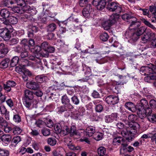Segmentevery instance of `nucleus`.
Masks as SVG:
<instances>
[{"mask_svg":"<svg viewBox=\"0 0 156 156\" xmlns=\"http://www.w3.org/2000/svg\"><path fill=\"white\" fill-rule=\"evenodd\" d=\"M127 128L123 129L121 131L122 136L129 140H131L134 137V135L137 133V129L140 125L137 122L131 123L127 121Z\"/></svg>","mask_w":156,"mask_h":156,"instance_id":"1","label":"nucleus"},{"mask_svg":"<svg viewBox=\"0 0 156 156\" xmlns=\"http://www.w3.org/2000/svg\"><path fill=\"white\" fill-rule=\"evenodd\" d=\"M13 27L9 25L4 28L0 29V36L4 40H9L11 37L10 33L13 31Z\"/></svg>","mask_w":156,"mask_h":156,"instance_id":"2","label":"nucleus"},{"mask_svg":"<svg viewBox=\"0 0 156 156\" xmlns=\"http://www.w3.org/2000/svg\"><path fill=\"white\" fill-rule=\"evenodd\" d=\"M107 8L110 11L115 12L116 13L113 15L117 14L118 16V18L119 17V13H120L122 11V8L119 6L118 3L114 2L108 4Z\"/></svg>","mask_w":156,"mask_h":156,"instance_id":"3","label":"nucleus"},{"mask_svg":"<svg viewBox=\"0 0 156 156\" xmlns=\"http://www.w3.org/2000/svg\"><path fill=\"white\" fill-rule=\"evenodd\" d=\"M118 18L117 14L112 15L109 19L103 22L102 26L104 29L105 30L109 29L111 26L116 22Z\"/></svg>","mask_w":156,"mask_h":156,"instance_id":"4","label":"nucleus"},{"mask_svg":"<svg viewBox=\"0 0 156 156\" xmlns=\"http://www.w3.org/2000/svg\"><path fill=\"white\" fill-rule=\"evenodd\" d=\"M155 69L152 64L149 66H143L140 69V73L142 75L149 76L153 72H155Z\"/></svg>","mask_w":156,"mask_h":156,"instance_id":"5","label":"nucleus"},{"mask_svg":"<svg viewBox=\"0 0 156 156\" xmlns=\"http://www.w3.org/2000/svg\"><path fill=\"white\" fill-rule=\"evenodd\" d=\"M125 35L126 38H129V41L133 42L137 41L140 37L135 32L131 30H127L125 33Z\"/></svg>","mask_w":156,"mask_h":156,"instance_id":"6","label":"nucleus"},{"mask_svg":"<svg viewBox=\"0 0 156 156\" xmlns=\"http://www.w3.org/2000/svg\"><path fill=\"white\" fill-rule=\"evenodd\" d=\"M152 112L151 109L148 106L140 111H137V113L139 116L142 119V117L144 118L146 116L149 117L150 116L152 115Z\"/></svg>","mask_w":156,"mask_h":156,"instance_id":"7","label":"nucleus"},{"mask_svg":"<svg viewBox=\"0 0 156 156\" xmlns=\"http://www.w3.org/2000/svg\"><path fill=\"white\" fill-rule=\"evenodd\" d=\"M16 85V83L13 80H9L3 84V88L7 93L9 92L12 90V88L15 87Z\"/></svg>","mask_w":156,"mask_h":156,"instance_id":"8","label":"nucleus"},{"mask_svg":"<svg viewBox=\"0 0 156 156\" xmlns=\"http://www.w3.org/2000/svg\"><path fill=\"white\" fill-rule=\"evenodd\" d=\"M93 4L99 10H102L105 7L106 4L104 0H93Z\"/></svg>","mask_w":156,"mask_h":156,"instance_id":"9","label":"nucleus"},{"mask_svg":"<svg viewBox=\"0 0 156 156\" xmlns=\"http://www.w3.org/2000/svg\"><path fill=\"white\" fill-rule=\"evenodd\" d=\"M105 100L109 104L115 105L118 103L119 99L117 96L109 95L106 98Z\"/></svg>","mask_w":156,"mask_h":156,"instance_id":"10","label":"nucleus"},{"mask_svg":"<svg viewBox=\"0 0 156 156\" xmlns=\"http://www.w3.org/2000/svg\"><path fill=\"white\" fill-rule=\"evenodd\" d=\"M148 106L147 101L145 99H142L140 100V103L137 105V111H140L144 108H147Z\"/></svg>","mask_w":156,"mask_h":156,"instance_id":"11","label":"nucleus"},{"mask_svg":"<svg viewBox=\"0 0 156 156\" xmlns=\"http://www.w3.org/2000/svg\"><path fill=\"white\" fill-rule=\"evenodd\" d=\"M26 86L28 88L33 90H37L39 87V84L33 81L27 82Z\"/></svg>","mask_w":156,"mask_h":156,"instance_id":"12","label":"nucleus"},{"mask_svg":"<svg viewBox=\"0 0 156 156\" xmlns=\"http://www.w3.org/2000/svg\"><path fill=\"white\" fill-rule=\"evenodd\" d=\"M92 6L90 4L87 5L86 7L84 8L82 11L83 15L85 17H88L92 11Z\"/></svg>","mask_w":156,"mask_h":156,"instance_id":"13","label":"nucleus"},{"mask_svg":"<svg viewBox=\"0 0 156 156\" xmlns=\"http://www.w3.org/2000/svg\"><path fill=\"white\" fill-rule=\"evenodd\" d=\"M125 106L126 108L133 112L137 111V105H135L132 102H128L126 103Z\"/></svg>","mask_w":156,"mask_h":156,"instance_id":"14","label":"nucleus"},{"mask_svg":"<svg viewBox=\"0 0 156 156\" xmlns=\"http://www.w3.org/2000/svg\"><path fill=\"white\" fill-rule=\"evenodd\" d=\"M8 49L3 43L0 44V58L4 57L7 54Z\"/></svg>","mask_w":156,"mask_h":156,"instance_id":"15","label":"nucleus"},{"mask_svg":"<svg viewBox=\"0 0 156 156\" xmlns=\"http://www.w3.org/2000/svg\"><path fill=\"white\" fill-rule=\"evenodd\" d=\"M131 21L132 22L130 26L133 27V28L135 30L140 25V23L139 21H137L136 18L135 17H134L131 20Z\"/></svg>","mask_w":156,"mask_h":156,"instance_id":"16","label":"nucleus"},{"mask_svg":"<svg viewBox=\"0 0 156 156\" xmlns=\"http://www.w3.org/2000/svg\"><path fill=\"white\" fill-rule=\"evenodd\" d=\"M73 106L71 105H68V106L65 105L61 106L58 108V112L59 113H62L65 111H67L69 109H73Z\"/></svg>","mask_w":156,"mask_h":156,"instance_id":"17","label":"nucleus"},{"mask_svg":"<svg viewBox=\"0 0 156 156\" xmlns=\"http://www.w3.org/2000/svg\"><path fill=\"white\" fill-rule=\"evenodd\" d=\"M10 12L9 10L6 9H2L0 10V16L3 18H7L10 16Z\"/></svg>","mask_w":156,"mask_h":156,"instance_id":"18","label":"nucleus"},{"mask_svg":"<svg viewBox=\"0 0 156 156\" xmlns=\"http://www.w3.org/2000/svg\"><path fill=\"white\" fill-rule=\"evenodd\" d=\"M95 128L92 126L88 127L86 130V135L89 137L91 136L95 133Z\"/></svg>","mask_w":156,"mask_h":156,"instance_id":"19","label":"nucleus"},{"mask_svg":"<svg viewBox=\"0 0 156 156\" xmlns=\"http://www.w3.org/2000/svg\"><path fill=\"white\" fill-rule=\"evenodd\" d=\"M10 61V59L8 58L4 59L0 63V67L2 69L7 68L8 66Z\"/></svg>","mask_w":156,"mask_h":156,"instance_id":"20","label":"nucleus"},{"mask_svg":"<svg viewBox=\"0 0 156 156\" xmlns=\"http://www.w3.org/2000/svg\"><path fill=\"white\" fill-rule=\"evenodd\" d=\"M0 139L3 142L6 144L12 141V136L9 134L3 135L0 137Z\"/></svg>","mask_w":156,"mask_h":156,"instance_id":"21","label":"nucleus"},{"mask_svg":"<svg viewBox=\"0 0 156 156\" xmlns=\"http://www.w3.org/2000/svg\"><path fill=\"white\" fill-rule=\"evenodd\" d=\"M24 94L26 99L31 100L33 98V92L29 90H25Z\"/></svg>","mask_w":156,"mask_h":156,"instance_id":"22","label":"nucleus"},{"mask_svg":"<svg viewBox=\"0 0 156 156\" xmlns=\"http://www.w3.org/2000/svg\"><path fill=\"white\" fill-rule=\"evenodd\" d=\"M19 58L18 56H15L11 60L10 66L11 67L15 66L19 63Z\"/></svg>","mask_w":156,"mask_h":156,"instance_id":"23","label":"nucleus"},{"mask_svg":"<svg viewBox=\"0 0 156 156\" xmlns=\"http://www.w3.org/2000/svg\"><path fill=\"white\" fill-rule=\"evenodd\" d=\"M12 112L13 113L15 114L13 115V120L15 122L17 123L20 122L21 121V118L19 115L18 114H16L17 111L16 110H12Z\"/></svg>","mask_w":156,"mask_h":156,"instance_id":"24","label":"nucleus"},{"mask_svg":"<svg viewBox=\"0 0 156 156\" xmlns=\"http://www.w3.org/2000/svg\"><path fill=\"white\" fill-rule=\"evenodd\" d=\"M28 41L26 39H22L21 42L20 44L23 45L22 47L24 50H29L30 48L29 46L28 45Z\"/></svg>","mask_w":156,"mask_h":156,"instance_id":"25","label":"nucleus"},{"mask_svg":"<svg viewBox=\"0 0 156 156\" xmlns=\"http://www.w3.org/2000/svg\"><path fill=\"white\" fill-rule=\"evenodd\" d=\"M61 101L62 104L68 106V105H71L69 103V100L66 95H64L62 97Z\"/></svg>","mask_w":156,"mask_h":156,"instance_id":"26","label":"nucleus"},{"mask_svg":"<svg viewBox=\"0 0 156 156\" xmlns=\"http://www.w3.org/2000/svg\"><path fill=\"white\" fill-rule=\"evenodd\" d=\"M35 79L37 82L41 83L46 81L47 77L43 75H38L36 77Z\"/></svg>","mask_w":156,"mask_h":156,"instance_id":"27","label":"nucleus"},{"mask_svg":"<svg viewBox=\"0 0 156 156\" xmlns=\"http://www.w3.org/2000/svg\"><path fill=\"white\" fill-rule=\"evenodd\" d=\"M56 25L54 23H51L47 26V31L48 32L54 31L56 29Z\"/></svg>","mask_w":156,"mask_h":156,"instance_id":"28","label":"nucleus"},{"mask_svg":"<svg viewBox=\"0 0 156 156\" xmlns=\"http://www.w3.org/2000/svg\"><path fill=\"white\" fill-rule=\"evenodd\" d=\"M61 130V132L60 133L63 136H64L69 133V129L67 126L62 127Z\"/></svg>","mask_w":156,"mask_h":156,"instance_id":"29","label":"nucleus"},{"mask_svg":"<svg viewBox=\"0 0 156 156\" xmlns=\"http://www.w3.org/2000/svg\"><path fill=\"white\" fill-rule=\"evenodd\" d=\"M98 101H95L94 102L95 105H96V106L95 109L96 111L98 112H101L103 109V107L101 104L97 105L98 103Z\"/></svg>","mask_w":156,"mask_h":156,"instance_id":"30","label":"nucleus"},{"mask_svg":"<svg viewBox=\"0 0 156 156\" xmlns=\"http://www.w3.org/2000/svg\"><path fill=\"white\" fill-rule=\"evenodd\" d=\"M8 18L9 23L11 24H16L18 22L17 18L14 16H10Z\"/></svg>","mask_w":156,"mask_h":156,"instance_id":"31","label":"nucleus"},{"mask_svg":"<svg viewBox=\"0 0 156 156\" xmlns=\"http://www.w3.org/2000/svg\"><path fill=\"white\" fill-rule=\"evenodd\" d=\"M56 139L54 137H50L47 139V143L51 146H54L56 144Z\"/></svg>","mask_w":156,"mask_h":156,"instance_id":"32","label":"nucleus"},{"mask_svg":"<svg viewBox=\"0 0 156 156\" xmlns=\"http://www.w3.org/2000/svg\"><path fill=\"white\" fill-rule=\"evenodd\" d=\"M135 32L140 36L146 30V28L144 27H142L140 28H137Z\"/></svg>","mask_w":156,"mask_h":156,"instance_id":"33","label":"nucleus"},{"mask_svg":"<svg viewBox=\"0 0 156 156\" xmlns=\"http://www.w3.org/2000/svg\"><path fill=\"white\" fill-rule=\"evenodd\" d=\"M11 10L15 13H17L19 14H22V9L21 8L18 6H14L13 7H11Z\"/></svg>","mask_w":156,"mask_h":156,"instance_id":"34","label":"nucleus"},{"mask_svg":"<svg viewBox=\"0 0 156 156\" xmlns=\"http://www.w3.org/2000/svg\"><path fill=\"white\" fill-rule=\"evenodd\" d=\"M14 3L12 0H3L1 2L3 6L8 7L9 5H12Z\"/></svg>","mask_w":156,"mask_h":156,"instance_id":"35","label":"nucleus"},{"mask_svg":"<svg viewBox=\"0 0 156 156\" xmlns=\"http://www.w3.org/2000/svg\"><path fill=\"white\" fill-rule=\"evenodd\" d=\"M120 139H121L122 141H123V139L119 137H117L114 138L112 142L113 144L115 145H117L121 144L122 141Z\"/></svg>","mask_w":156,"mask_h":156,"instance_id":"36","label":"nucleus"},{"mask_svg":"<svg viewBox=\"0 0 156 156\" xmlns=\"http://www.w3.org/2000/svg\"><path fill=\"white\" fill-rule=\"evenodd\" d=\"M137 118L138 117L136 115L132 114L128 116L129 120L132 123L136 122Z\"/></svg>","mask_w":156,"mask_h":156,"instance_id":"37","label":"nucleus"},{"mask_svg":"<svg viewBox=\"0 0 156 156\" xmlns=\"http://www.w3.org/2000/svg\"><path fill=\"white\" fill-rule=\"evenodd\" d=\"M142 21L145 25L152 28L154 30H156V28L153 25L151 24L147 20L144 19H143L142 20Z\"/></svg>","mask_w":156,"mask_h":156,"instance_id":"38","label":"nucleus"},{"mask_svg":"<svg viewBox=\"0 0 156 156\" xmlns=\"http://www.w3.org/2000/svg\"><path fill=\"white\" fill-rule=\"evenodd\" d=\"M9 151L0 148V156H9Z\"/></svg>","mask_w":156,"mask_h":156,"instance_id":"39","label":"nucleus"},{"mask_svg":"<svg viewBox=\"0 0 156 156\" xmlns=\"http://www.w3.org/2000/svg\"><path fill=\"white\" fill-rule=\"evenodd\" d=\"M100 39L103 41H106L108 39L109 36L107 33H104L101 34L100 36Z\"/></svg>","mask_w":156,"mask_h":156,"instance_id":"40","label":"nucleus"},{"mask_svg":"<svg viewBox=\"0 0 156 156\" xmlns=\"http://www.w3.org/2000/svg\"><path fill=\"white\" fill-rule=\"evenodd\" d=\"M54 129L57 133H60L61 132L62 127L60 123H58L54 125Z\"/></svg>","mask_w":156,"mask_h":156,"instance_id":"41","label":"nucleus"},{"mask_svg":"<svg viewBox=\"0 0 156 156\" xmlns=\"http://www.w3.org/2000/svg\"><path fill=\"white\" fill-rule=\"evenodd\" d=\"M3 130L6 133H11L12 132V129L10 126H8V123L5 125L4 124L3 126Z\"/></svg>","mask_w":156,"mask_h":156,"instance_id":"42","label":"nucleus"},{"mask_svg":"<svg viewBox=\"0 0 156 156\" xmlns=\"http://www.w3.org/2000/svg\"><path fill=\"white\" fill-rule=\"evenodd\" d=\"M98 152L100 156H103L106 153L105 148L104 147H100L98 149Z\"/></svg>","mask_w":156,"mask_h":156,"instance_id":"43","label":"nucleus"},{"mask_svg":"<svg viewBox=\"0 0 156 156\" xmlns=\"http://www.w3.org/2000/svg\"><path fill=\"white\" fill-rule=\"evenodd\" d=\"M21 132V129L19 127L16 126L12 129V132L14 134H19Z\"/></svg>","mask_w":156,"mask_h":156,"instance_id":"44","label":"nucleus"},{"mask_svg":"<svg viewBox=\"0 0 156 156\" xmlns=\"http://www.w3.org/2000/svg\"><path fill=\"white\" fill-rule=\"evenodd\" d=\"M134 17L130 16L129 14L125 13L122 16V19L125 21H126L128 20H131Z\"/></svg>","mask_w":156,"mask_h":156,"instance_id":"45","label":"nucleus"},{"mask_svg":"<svg viewBox=\"0 0 156 156\" xmlns=\"http://www.w3.org/2000/svg\"><path fill=\"white\" fill-rule=\"evenodd\" d=\"M41 132L44 136H47L50 134V130L48 129L44 128L41 129Z\"/></svg>","mask_w":156,"mask_h":156,"instance_id":"46","label":"nucleus"},{"mask_svg":"<svg viewBox=\"0 0 156 156\" xmlns=\"http://www.w3.org/2000/svg\"><path fill=\"white\" fill-rule=\"evenodd\" d=\"M23 47L20 45H18L16 46L13 48V50L18 53H21L23 50Z\"/></svg>","mask_w":156,"mask_h":156,"instance_id":"47","label":"nucleus"},{"mask_svg":"<svg viewBox=\"0 0 156 156\" xmlns=\"http://www.w3.org/2000/svg\"><path fill=\"white\" fill-rule=\"evenodd\" d=\"M21 140V138L20 136H17L15 137H14L13 139H12V143H14L16 144V145L18 144Z\"/></svg>","mask_w":156,"mask_h":156,"instance_id":"48","label":"nucleus"},{"mask_svg":"<svg viewBox=\"0 0 156 156\" xmlns=\"http://www.w3.org/2000/svg\"><path fill=\"white\" fill-rule=\"evenodd\" d=\"M147 118L148 120L152 123L156 122V113L152 114V115L150 116Z\"/></svg>","mask_w":156,"mask_h":156,"instance_id":"49","label":"nucleus"},{"mask_svg":"<svg viewBox=\"0 0 156 156\" xmlns=\"http://www.w3.org/2000/svg\"><path fill=\"white\" fill-rule=\"evenodd\" d=\"M44 123V122L40 119L37 120L35 123V124L37 126L40 128L42 127Z\"/></svg>","mask_w":156,"mask_h":156,"instance_id":"50","label":"nucleus"},{"mask_svg":"<svg viewBox=\"0 0 156 156\" xmlns=\"http://www.w3.org/2000/svg\"><path fill=\"white\" fill-rule=\"evenodd\" d=\"M52 32H49L47 35V38L49 40L54 39L55 38V34Z\"/></svg>","mask_w":156,"mask_h":156,"instance_id":"51","label":"nucleus"},{"mask_svg":"<svg viewBox=\"0 0 156 156\" xmlns=\"http://www.w3.org/2000/svg\"><path fill=\"white\" fill-rule=\"evenodd\" d=\"M28 50H23L21 52L20 56L21 58H24L27 57L28 56V52L27 51Z\"/></svg>","mask_w":156,"mask_h":156,"instance_id":"52","label":"nucleus"},{"mask_svg":"<svg viewBox=\"0 0 156 156\" xmlns=\"http://www.w3.org/2000/svg\"><path fill=\"white\" fill-rule=\"evenodd\" d=\"M73 103L76 105H78L79 103V100L78 97L75 95H74L71 98Z\"/></svg>","mask_w":156,"mask_h":156,"instance_id":"53","label":"nucleus"},{"mask_svg":"<svg viewBox=\"0 0 156 156\" xmlns=\"http://www.w3.org/2000/svg\"><path fill=\"white\" fill-rule=\"evenodd\" d=\"M41 54L40 55L42 56V57H48V56L49 53L47 50H42V51L41 52Z\"/></svg>","mask_w":156,"mask_h":156,"instance_id":"54","label":"nucleus"},{"mask_svg":"<svg viewBox=\"0 0 156 156\" xmlns=\"http://www.w3.org/2000/svg\"><path fill=\"white\" fill-rule=\"evenodd\" d=\"M15 3L17 5L20 6H23V5H25V2L24 0H15Z\"/></svg>","mask_w":156,"mask_h":156,"instance_id":"55","label":"nucleus"},{"mask_svg":"<svg viewBox=\"0 0 156 156\" xmlns=\"http://www.w3.org/2000/svg\"><path fill=\"white\" fill-rule=\"evenodd\" d=\"M69 131V133L73 135H76V128L74 126H73L71 127Z\"/></svg>","mask_w":156,"mask_h":156,"instance_id":"56","label":"nucleus"},{"mask_svg":"<svg viewBox=\"0 0 156 156\" xmlns=\"http://www.w3.org/2000/svg\"><path fill=\"white\" fill-rule=\"evenodd\" d=\"M30 100H31L28 99H26L24 100L23 101V103L27 108H29L31 105V103Z\"/></svg>","mask_w":156,"mask_h":156,"instance_id":"57","label":"nucleus"},{"mask_svg":"<svg viewBox=\"0 0 156 156\" xmlns=\"http://www.w3.org/2000/svg\"><path fill=\"white\" fill-rule=\"evenodd\" d=\"M103 135L102 133H99L97 134L96 135V136H95L94 138L96 141H99L101 140L103 138Z\"/></svg>","mask_w":156,"mask_h":156,"instance_id":"58","label":"nucleus"},{"mask_svg":"<svg viewBox=\"0 0 156 156\" xmlns=\"http://www.w3.org/2000/svg\"><path fill=\"white\" fill-rule=\"evenodd\" d=\"M22 9V12H26L30 10V6L26 5L25 4V5H23L22 7H21Z\"/></svg>","mask_w":156,"mask_h":156,"instance_id":"59","label":"nucleus"},{"mask_svg":"<svg viewBox=\"0 0 156 156\" xmlns=\"http://www.w3.org/2000/svg\"><path fill=\"white\" fill-rule=\"evenodd\" d=\"M49 45L47 42H44L42 43L41 45V47L42 50H47L49 47Z\"/></svg>","mask_w":156,"mask_h":156,"instance_id":"60","label":"nucleus"},{"mask_svg":"<svg viewBox=\"0 0 156 156\" xmlns=\"http://www.w3.org/2000/svg\"><path fill=\"white\" fill-rule=\"evenodd\" d=\"M150 105L152 108H155L156 107V101L152 99L149 102Z\"/></svg>","mask_w":156,"mask_h":156,"instance_id":"61","label":"nucleus"},{"mask_svg":"<svg viewBox=\"0 0 156 156\" xmlns=\"http://www.w3.org/2000/svg\"><path fill=\"white\" fill-rule=\"evenodd\" d=\"M65 144L69 146V145L73 143L71 139L70 138H67L64 140Z\"/></svg>","mask_w":156,"mask_h":156,"instance_id":"62","label":"nucleus"},{"mask_svg":"<svg viewBox=\"0 0 156 156\" xmlns=\"http://www.w3.org/2000/svg\"><path fill=\"white\" fill-rule=\"evenodd\" d=\"M6 96L3 95L2 93H0V104L4 102L6 99Z\"/></svg>","mask_w":156,"mask_h":156,"instance_id":"63","label":"nucleus"},{"mask_svg":"<svg viewBox=\"0 0 156 156\" xmlns=\"http://www.w3.org/2000/svg\"><path fill=\"white\" fill-rule=\"evenodd\" d=\"M68 148L71 150H78L80 149L79 147H75V145L72 143L68 147Z\"/></svg>","mask_w":156,"mask_h":156,"instance_id":"64","label":"nucleus"}]
</instances>
